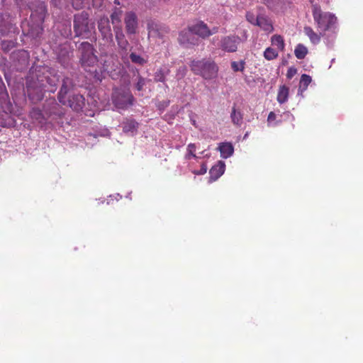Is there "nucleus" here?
<instances>
[{"instance_id": "f257e3e1", "label": "nucleus", "mask_w": 363, "mask_h": 363, "mask_svg": "<svg viewBox=\"0 0 363 363\" xmlns=\"http://www.w3.org/2000/svg\"><path fill=\"white\" fill-rule=\"evenodd\" d=\"M191 69L196 74L202 76L206 79H211L217 76L218 67L211 60H194L191 62Z\"/></svg>"}, {"instance_id": "f03ea898", "label": "nucleus", "mask_w": 363, "mask_h": 363, "mask_svg": "<svg viewBox=\"0 0 363 363\" xmlns=\"http://www.w3.org/2000/svg\"><path fill=\"white\" fill-rule=\"evenodd\" d=\"M68 81V79L63 81L62 86L58 94V99L62 104L69 106L76 111H79L84 105V98L81 94H74L71 98H66V94L69 89L67 85Z\"/></svg>"}, {"instance_id": "7ed1b4c3", "label": "nucleus", "mask_w": 363, "mask_h": 363, "mask_svg": "<svg viewBox=\"0 0 363 363\" xmlns=\"http://www.w3.org/2000/svg\"><path fill=\"white\" fill-rule=\"evenodd\" d=\"M81 53V62L84 67H92L97 62V57L94 54L92 45L87 43L83 42L79 48Z\"/></svg>"}, {"instance_id": "20e7f679", "label": "nucleus", "mask_w": 363, "mask_h": 363, "mask_svg": "<svg viewBox=\"0 0 363 363\" xmlns=\"http://www.w3.org/2000/svg\"><path fill=\"white\" fill-rule=\"evenodd\" d=\"M112 99L116 108L123 109L132 104L133 97L128 90H115Z\"/></svg>"}, {"instance_id": "39448f33", "label": "nucleus", "mask_w": 363, "mask_h": 363, "mask_svg": "<svg viewBox=\"0 0 363 363\" xmlns=\"http://www.w3.org/2000/svg\"><path fill=\"white\" fill-rule=\"evenodd\" d=\"M74 29L77 35H81L89 31L87 13H82L74 16Z\"/></svg>"}, {"instance_id": "423d86ee", "label": "nucleus", "mask_w": 363, "mask_h": 363, "mask_svg": "<svg viewBox=\"0 0 363 363\" xmlns=\"http://www.w3.org/2000/svg\"><path fill=\"white\" fill-rule=\"evenodd\" d=\"M240 43V38L238 35L225 36L220 41L219 48L225 52H234Z\"/></svg>"}, {"instance_id": "0eeeda50", "label": "nucleus", "mask_w": 363, "mask_h": 363, "mask_svg": "<svg viewBox=\"0 0 363 363\" xmlns=\"http://www.w3.org/2000/svg\"><path fill=\"white\" fill-rule=\"evenodd\" d=\"M178 39L179 43L186 48L191 45H197L199 41V38L195 36L190 27L187 30L181 31Z\"/></svg>"}, {"instance_id": "6e6552de", "label": "nucleus", "mask_w": 363, "mask_h": 363, "mask_svg": "<svg viewBox=\"0 0 363 363\" xmlns=\"http://www.w3.org/2000/svg\"><path fill=\"white\" fill-rule=\"evenodd\" d=\"M33 70H30V76L28 77L27 78V91H28V96L30 97L31 95H32V91H34V89H38V98H41L42 96H43V91L44 90V84H43V79H39L38 78L37 79L38 80V83L35 82L33 81V79H34V77L33 76Z\"/></svg>"}, {"instance_id": "1a4fd4ad", "label": "nucleus", "mask_w": 363, "mask_h": 363, "mask_svg": "<svg viewBox=\"0 0 363 363\" xmlns=\"http://www.w3.org/2000/svg\"><path fill=\"white\" fill-rule=\"evenodd\" d=\"M194 35H199L201 38H206L210 36L211 35L216 33L217 32V28H213L212 30H210L207 25L203 22H198L195 25H193L190 27Z\"/></svg>"}, {"instance_id": "9d476101", "label": "nucleus", "mask_w": 363, "mask_h": 363, "mask_svg": "<svg viewBox=\"0 0 363 363\" xmlns=\"http://www.w3.org/2000/svg\"><path fill=\"white\" fill-rule=\"evenodd\" d=\"M125 23L127 33L129 34L135 33L138 28V21L136 15L133 12H128L125 15Z\"/></svg>"}, {"instance_id": "9b49d317", "label": "nucleus", "mask_w": 363, "mask_h": 363, "mask_svg": "<svg viewBox=\"0 0 363 363\" xmlns=\"http://www.w3.org/2000/svg\"><path fill=\"white\" fill-rule=\"evenodd\" d=\"M225 169V164L223 161H218L217 164H216L214 166H213L210 171V181H216L218 179L220 176L223 174Z\"/></svg>"}, {"instance_id": "f8f14e48", "label": "nucleus", "mask_w": 363, "mask_h": 363, "mask_svg": "<svg viewBox=\"0 0 363 363\" xmlns=\"http://www.w3.org/2000/svg\"><path fill=\"white\" fill-rule=\"evenodd\" d=\"M218 150L220 153V157L223 159H228L234 153L233 145L232 143L228 142L219 143Z\"/></svg>"}, {"instance_id": "ddd939ff", "label": "nucleus", "mask_w": 363, "mask_h": 363, "mask_svg": "<svg viewBox=\"0 0 363 363\" xmlns=\"http://www.w3.org/2000/svg\"><path fill=\"white\" fill-rule=\"evenodd\" d=\"M98 27L104 38H111L112 34L111 33V26L109 25V20L107 17H102L99 20Z\"/></svg>"}, {"instance_id": "4468645a", "label": "nucleus", "mask_w": 363, "mask_h": 363, "mask_svg": "<svg viewBox=\"0 0 363 363\" xmlns=\"http://www.w3.org/2000/svg\"><path fill=\"white\" fill-rule=\"evenodd\" d=\"M256 26H258L263 30L268 33H271L274 30L271 21L267 16L262 15L258 16V21Z\"/></svg>"}, {"instance_id": "2eb2a0df", "label": "nucleus", "mask_w": 363, "mask_h": 363, "mask_svg": "<svg viewBox=\"0 0 363 363\" xmlns=\"http://www.w3.org/2000/svg\"><path fill=\"white\" fill-rule=\"evenodd\" d=\"M122 125L123 132L132 135L137 132L138 128V123L133 120H127L123 123Z\"/></svg>"}, {"instance_id": "dca6fc26", "label": "nucleus", "mask_w": 363, "mask_h": 363, "mask_svg": "<svg viewBox=\"0 0 363 363\" xmlns=\"http://www.w3.org/2000/svg\"><path fill=\"white\" fill-rule=\"evenodd\" d=\"M271 43L276 47L278 51H284L285 48V43L283 37L280 35H274L271 38Z\"/></svg>"}, {"instance_id": "f3484780", "label": "nucleus", "mask_w": 363, "mask_h": 363, "mask_svg": "<svg viewBox=\"0 0 363 363\" xmlns=\"http://www.w3.org/2000/svg\"><path fill=\"white\" fill-rule=\"evenodd\" d=\"M304 33L309 38L311 42L316 45L320 41V35L314 32V30L308 26H306L303 29Z\"/></svg>"}, {"instance_id": "a211bd4d", "label": "nucleus", "mask_w": 363, "mask_h": 363, "mask_svg": "<svg viewBox=\"0 0 363 363\" xmlns=\"http://www.w3.org/2000/svg\"><path fill=\"white\" fill-rule=\"evenodd\" d=\"M289 98V88L285 85H282L279 87L278 94H277V101L279 104H284L287 101Z\"/></svg>"}, {"instance_id": "6ab92c4d", "label": "nucleus", "mask_w": 363, "mask_h": 363, "mask_svg": "<svg viewBox=\"0 0 363 363\" xmlns=\"http://www.w3.org/2000/svg\"><path fill=\"white\" fill-rule=\"evenodd\" d=\"M311 82L312 79L309 75L306 74H302L300 80L298 93L302 94L306 91Z\"/></svg>"}, {"instance_id": "aec40b11", "label": "nucleus", "mask_w": 363, "mask_h": 363, "mask_svg": "<svg viewBox=\"0 0 363 363\" xmlns=\"http://www.w3.org/2000/svg\"><path fill=\"white\" fill-rule=\"evenodd\" d=\"M308 53V49L307 48L303 45V44H298L294 50V55L296 57L298 60H302L305 58Z\"/></svg>"}, {"instance_id": "412c9836", "label": "nucleus", "mask_w": 363, "mask_h": 363, "mask_svg": "<svg viewBox=\"0 0 363 363\" xmlns=\"http://www.w3.org/2000/svg\"><path fill=\"white\" fill-rule=\"evenodd\" d=\"M279 56V51L271 47L267 48L264 52V57L267 60H272Z\"/></svg>"}, {"instance_id": "4be33fe9", "label": "nucleus", "mask_w": 363, "mask_h": 363, "mask_svg": "<svg viewBox=\"0 0 363 363\" xmlns=\"http://www.w3.org/2000/svg\"><path fill=\"white\" fill-rule=\"evenodd\" d=\"M196 150V146L194 143H190L187 145L186 148V154L185 155V158L186 160H190L191 158L198 159L200 158L201 156H197L195 152Z\"/></svg>"}, {"instance_id": "5701e85b", "label": "nucleus", "mask_w": 363, "mask_h": 363, "mask_svg": "<svg viewBox=\"0 0 363 363\" xmlns=\"http://www.w3.org/2000/svg\"><path fill=\"white\" fill-rule=\"evenodd\" d=\"M230 118L233 123L237 125H240L242 123V115L240 111H237L235 107L233 108Z\"/></svg>"}, {"instance_id": "b1692460", "label": "nucleus", "mask_w": 363, "mask_h": 363, "mask_svg": "<svg viewBox=\"0 0 363 363\" xmlns=\"http://www.w3.org/2000/svg\"><path fill=\"white\" fill-rule=\"evenodd\" d=\"M30 117L35 120L38 123L43 125L45 123V119L43 118V113L38 108H33L30 111Z\"/></svg>"}, {"instance_id": "393cba45", "label": "nucleus", "mask_w": 363, "mask_h": 363, "mask_svg": "<svg viewBox=\"0 0 363 363\" xmlns=\"http://www.w3.org/2000/svg\"><path fill=\"white\" fill-rule=\"evenodd\" d=\"M130 58L132 62L139 65H143L147 62V60L145 58H143L139 55L135 54V52H132L130 54Z\"/></svg>"}, {"instance_id": "a878e982", "label": "nucleus", "mask_w": 363, "mask_h": 363, "mask_svg": "<svg viewBox=\"0 0 363 363\" xmlns=\"http://www.w3.org/2000/svg\"><path fill=\"white\" fill-rule=\"evenodd\" d=\"M169 73V69L167 68L159 69L155 75V79L158 82H164L166 75Z\"/></svg>"}, {"instance_id": "bb28decb", "label": "nucleus", "mask_w": 363, "mask_h": 363, "mask_svg": "<svg viewBox=\"0 0 363 363\" xmlns=\"http://www.w3.org/2000/svg\"><path fill=\"white\" fill-rule=\"evenodd\" d=\"M277 115L274 112H270L267 117V122L269 125L275 126L279 125L281 121H276Z\"/></svg>"}, {"instance_id": "cd10ccee", "label": "nucleus", "mask_w": 363, "mask_h": 363, "mask_svg": "<svg viewBox=\"0 0 363 363\" xmlns=\"http://www.w3.org/2000/svg\"><path fill=\"white\" fill-rule=\"evenodd\" d=\"M231 67L234 72H242L245 69V62L242 60L240 62L233 61L231 62Z\"/></svg>"}, {"instance_id": "c85d7f7f", "label": "nucleus", "mask_w": 363, "mask_h": 363, "mask_svg": "<svg viewBox=\"0 0 363 363\" xmlns=\"http://www.w3.org/2000/svg\"><path fill=\"white\" fill-rule=\"evenodd\" d=\"M43 31V28L40 26H37L35 28H31L28 30L27 35L36 38L38 37Z\"/></svg>"}, {"instance_id": "c756f323", "label": "nucleus", "mask_w": 363, "mask_h": 363, "mask_svg": "<svg viewBox=\"0 0 363 363\" xmlns=\"http://www.w3.org/2000/svg\"><path fill=\"white\" fill-rule=\"evenodd\" d=\"M122 11L120 9H116L111 14L112 23L115 24L121 21Z\"/></svg>"}, {"instance_id": "7c9ffc66", "label": "nucleus", "mask_w": 363, "mask_h": 363, "mask_svg": "<svg viewBox=\"0 0 363 363\" xmlns=\"http://www.w3.org/2000/svg\"><path fill=\"white\" fill-rule=\"evenodd\" d=\"M258 16L259 15H255L252 12H247L246 14L247 20L252 23V25H256L258 21Z\"/></svg>"}, {"instance_id": "2f4dec72", "label": "nucleus", "mask_w": 363, "mask_h": 363, "mask_svg": "<svg viewBox=\"0 0 363 363\" xmlns=\"http://www.w3.org/2000/svg\"><path fill=\"white\" fill-rule=\"evenodd\" d=\"M206 172H207V166L205 163H203L201 164V169L199 170H193L192 171V172L194 174H197V175L204 174L206 173Z\"/></svg>"}, {"instance_id": "473e14b6", "label": "nucleus", "mask_w": 363, "mask_h": 363, "mask_svg": "<svg viewBox=\"0 0 363 363\" xmlns=\"http://www.w3.org/2000/svg\"><path fill=\"white\" fill-rule=\"evenodd\" d=\"M186 72V67L184 66L180 67L178 69L177 73V79H180L183 78L185 76Z\"/></svg>"}, {"instance_id": "72a5a7b5", "label": "nucleus", "mask_w": 363, "mask_h": 363, "mask_svg": "<svg viewBox=\"0 0 363 363\" xmlns=\"http://www.w3.org/2000/svg\"><path fill=\"white\" fill-rule=\"evenodd\" d=\"M115 32L117 42L121 40H125V35L120 28H117Z\"/></svg>"}, {"instance_id": "f704fd0d", "label": "nucleus", "mask_w": 363, "mask_h": 363, "mask_svg": "<svg viewBox=\"0 0 363 363\" xmlns=\"http://www.w3.org/2000/svg\"><path fill=\"white\" fill-rule=\"evenodd\" d=\"M86 0H72V6L75 9H80Z\"/></svg>"}, {"instance_id": "c9c22d12", "label": "nucleus", "mask_w": 363, "mask_h": 363, "mask_svg": "<svg viewBox=\"0 0 363 363\" xmlns=\"http://www.w3.org/2000/svg\"><path fill=\"white\" fill-rule=\"evenodd\" d=\"M264 3L269 8H273L277 5L280 0H263Z\"/></svg>"}, {"instance_id": "e433bc0d", "label": "nucleus", "mask_w": 363, "mask_h": 363, "mask_svg": "<svg viewBox=\"0 0 363 363\" xmlns=\"http://www.w3.org/2000/svg\"><path fill=\"white\" fill-rule=\"evenodd\" d=\"M119 48L125 51L127 50L128 42L125 40H121L117 42Z\"/></svg>"}, {"instance_id": "4c0bfd02", "label": "nucleus", "mask_w": 363, "mask_h": 363, "mask_svg": "<svg viewBox=\"0 0 363 363\" xmlns=\"http://www.w3.org/2000/svg\"><path fill=\"white\" fill-rule=\"evenodd\" d=\"M297 72V69L294 67H289L287 70L286 77L289 79H291Z\"/></svg>"}, {"instance_id": "58836bf2", "label": "nucleus", "mask_w": 363, "mask_h": 363, "mask_svg": "<svg viewBox=\"0 0 363 363\" xmlns=\"http://www.w3.org/2000/svg\"><path fill=\"white\" fill-rule=\"evenodd\" d=\"M145 84V79L143 78H140L136 84V88L138 91L142 90L143 86Z\"/></svg>"}, {"instance_id": "ea45409f", "label": "nucleus", "mask_w": 363, "mask_h": 363, "mask_svg": "<svg viewBox=\"0 0 363 363\" xmlns=\"http://www.w3.org/2000/svg\"><path fill=\"white\" fill-rule=\"evenodd\" d=\"M1 91L0 92V96L1 99H6L8 97V94L5 91V87L4 85L1 87Z\"/></svg>"}, {"instance_id": "a19ab883", "label": "nucleus", "mask_w": 363, "mask_h": 363, "mask_svg": "<svg viewBox=\"0 0 363 363\" xmlns=\"http://www.w3.org/2000/svg\"><path fill=\"white\" fill-rule=\"evenodd\" d=\"M284 116L288 118H291L292 120L294 119V117L292 114H291L290 112L287 111L286 113H284Z\"/></svg>"}, {"instance_id": "79ce46f5", "label": "nucleus", "mask_w": 363, "mask_h": 363, "mask_svg": "<svg viewBox=\"0 0 363 363\" xmlns=\"http://www.w3.org/2000/svg\"><path fill=\"white\" fill-rule=\"evenodd\" d=\"M121 196L118 194L116 195V200H119V199H121Z\"/></svg>"}, {"instance_id": "37998d69", "label": "nucleus", "mask_w": 363, "mask_h": 363, "mask_svg": "<svg viewBox=\"0 0 363 363\" xmlns=\"http://www.w3.org/2000/svg\"><path fill=\"white\" fill-rule=\"evenodd\" d=\"M0 32H1V30H0Z\"/></svg>"}]
</instances>
